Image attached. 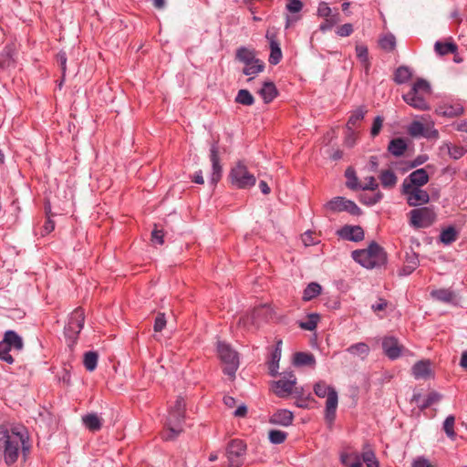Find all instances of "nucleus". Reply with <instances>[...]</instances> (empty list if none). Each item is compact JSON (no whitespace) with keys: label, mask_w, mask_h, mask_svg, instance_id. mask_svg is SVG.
I'll return each mask as SVG.
<instances>
[{"label":"nucleus","mask_w":467,"mask_h":467,"mask_svg":"<svg viewBox=\"0 0 467 467\" xmlns=\"http://www.w3.org/2000/svg\"><path fill=\"white\" fill-rule=\"evenodd\" d=\"M347 352L354 357H358L363 360L368 356L370 348L368 344L364 342H358L349 346L347 348Z\"/></svg>","instance_id":"26"},{"label":"nucleus","mask_w":467,"mask_h":467,"mask_svg":"<svg viewBox=\"0 0 467 467\" xmlns=\"http://www.w3.org/2000/svg\"><path fill=\"white\" fill-rule=\"evenodd\" d=\"M431 86L424 79H418L412 86L411 89L402 96L403 100L410 107L418 110H428L430 105L425 97L430 95Z\"/></svg>","instance_id":"4"},{"label":"nucleus","mask_w":467,"mask_h":467,"mask_svg":"<svg viewBox=\"0 0 467 467\" xmlns=\"http://www.w3.org/2000/svg\"><path fill=\"white\" fill-rule=\"evenodd\" d=\"M314 392L318 398L327 397L325 417L329 422H332L336 417V410L338 404V396L336 389L320 380L314 385Z\"/></svg>","instance_id":"5"},{"label":"nucleus","mask_w":467,"mask_h":467,"mask_svg":"<svg viewBox=\"0 0 467 467\" xmlns=\"http://www.w3.org/2000/svg\"><path fill=\"white\" fill-rule=\"evenodd\" d=\"M218 355L223 363V373L231 379H234L235 373L239 367V358L235 350L230 345L224 342H218Z\"/></svg>","instance_id":"7"},{"label":"nucleus","mask_w":467,"mask_h":467,"mask_svg":"<svg viewBox=\"0 0 467 467\" xmlns=\"http://www.w3.org/2000/svg\"><path fill=\"white\" fill-rule=\"evenodd\" d=\"M235 102L244 106H251L254 103V99L247 89H240L235 97Z\"/></svg>","instance_id":"41"},{"label":"nucleus","mask_w":467,"mask_h":467,"mask_svg":"<svg viewBox=\"0 0 467 467\" xmlns=\"http://www.w3.org/2000/svg\"><path fill=\"white\" fill-rule=\"evenodd\" d=\"M84 311L82 308H76L69 316L68 321L64 328L65 337L72 342L75 341L84 326Z\"/></svg>","instance_id":"11"},{"label":"nucleus","mask_w":467,"mask_h":467,"mask_svg":"<svg viewBox=\"0 0 467 467\" xmlns=\"http://www.w3.org/2000/svg\"><path fill=\"white\" fill-rule=\"evenodd\" d=\"M367 180V182L364 184V185H361L360 184V189L361 190H370V191H375L378 189V183L376 182V179L372 176L368 177L366 179Z\"/></svg>","instance_id":"63"},{"label":"nucleus","mask_w":467,"mask_h":467,"mask_svg":"<svg viewBox=\"0 0 467 467\" xmlns=\"http://www.w3.org/2000/svg\"><path fill=\"white\" fill-rule=\"evenodd\" d=\"M230 179L233 185L239 189H245L255 184V177L250 173L247 167L239 161L230 172Z\"/></svg>","instance_id":"9"},{"label":"nucleus","mask_w":467,"mask_h":467,"mask_svg":"<svg viewBox=\"0 0 467 467\" xmlns=\"http://www.w3.org/2000/svg\"><path fill=\"white\" fill-rule=\"evenodd\" d=\"M317 15L327 19L333 16L334 13L327 2H320L317 6Z\"/></svg>","instance_id":"55"},{"label":"nucleus","mask_w":467,"mask_h":467,"mask_svg":"<svg viewBox=\"0 0 467 467\" xmlns=\"http://www.w3.org/2000/svg\"><path fill=\"white\" fill-rule=\"evenodd\" d=\"M2 341L16 351H20L24 346L22 337L13 330L6 331Z\"/></svg>","instance_id":"24"},{"label":"nucleus","mask_w":467,"mask_h":467,"mask_svg":"<svg viewBox=\"0 0 467 467\" xmlns=\"http://www.w3.org/2000/svg\"><path fill=\"white\" fill-rule=\"evenodd\" d=\"M21 449L24 451L28 450L25 446L24 435L5 426H0V459L3 458L8 465L13 464L17 461Z\"/></svg>","instance_id":"1"},{"label":"nucleus","mask_w":467,"mask_h":467,"mask_svg":"<svg viewBox=\"0 0 467 467\" xmlns=\"http://www.w3.org/2000/svg\"><path fill=\"white\" fill-rule=\"evenodd\" d=\"M236 58L244 65L251 64L254 61L259 60L255 57L254 51L245 47H241L237 49Z\"/></svg>","instance_id":"30"},{"label":"nucleus","mask_w":467,"mask_h":467,"mask_svg":"<svg viewBox=\"0 0 467 467\" xmlns=\"http://www.w3.org/2000/svg\"><path fill=\"white\" fill-rule=\"evenodd\" d=\"M319 319L320 317L318 314L312 313L307 316V320L305 322H301L299 326L301 328L305 330L312 331L317 327Z\"/></svg>","instance_id":"47"},{"label":"nucleus","mask_w":467,"mask_h":467,"mask_svg":"<svg viewBox=\"0 0 467 467\" xmlns=\"http://www.w3.org/2000/svg\"><path fill=\"white\" fill-rule=\"evenodd\" d=\"M286 437V432L279 430H271L268 434L269 441L273 444L283 443L285 441Z\"/></svg>","instance_id":"49"},{"label":"nucleus","mask_w":467,"mask_h":467,"mask_svg":"<svg viewBox=\"0 0 467 467\" xmlns=\"http://www.w3.org/2000/svg\"><path fill=\"white\" fill-rule=\"evenodd\" d=\"M382 348L386 356L394 360L400 357L402 346L399 344L396 337H386L382 340Z\"/></svg>","instance_id":"16"},{"label":"nucleus","mask_w":467,"mask_h":467,"mask_svg":"<svg viewBox=\"0 0 467 467\" xmlns=\"http://www.w3.org/2000/svg\"><path fill=\"white\" fill-rule=\"evenodd\" d=\"M411 76V73L407 67H400L395 72L394 80L398 84H403L407 82Z\"/></svg>","instance_id":"48"},{"label":"nucleus","mask_w":467,"mask_h":467,"mask_svg":"<svg viewBox=\"0 0 467 467\" xmlns=\"http://www.w3.org/2000/svg\"><path fill=\"white\" fill-rule=\"evenodd\" d=\"M82 420L84 425L92 431L100 430L102 426L101 419L94 413L83 416Z\"/></svg>","instance_id":"34"},{"label":"nucleus","mask_w":467,"mask_h":467,"mask_svg":"<svg viewBox=\"0 0 467 467\" xmlns=\"http://www.w3.org/2000/svg\"><path fill=\"white\" fill-rule=\"evenodd\" d=\"M247 446L239 439L232 440L226 447V458L229 467H242L244 462Z\"/></svg>","instance_id":"8"},{"label":"nucleus","mask_w":467,"mask_h":467,"mask_svg":"<svg viewBox=\"0 0 467 467\" xmlns=\"http://www.w3.org/2000/svg\"><path fill=\"white\" fill-rule=\"evenodd\" d=\"M294 419L293 413L288 410H278L271 418L270 422L275 425L287 427L292 424Z\"/></svg>","instance_id":"21"},{"label":"nucleus","mask_w":467,"mask_h":467,"mask_svg":"<svg viewBox=\"0 0 467 467\" xmlns=\"http://www.w3.org/2000/svg\"><path fill=\"white\" fill-rule=\"evenodd\" d=\"M382 125H383V118L381 116H377L374 119V121H373V124L371 127V130H370V134L372 137H376L379 135V133L381 130Z\"/></svg>","instance_id":"57"},{"label":"nucleus","mask_w":467,"mask_h":467,"mask_svg":"<svg viewBox=\"0 0 467 467\" xmlns=\"http://www.w3.org/2000/svg\"><path fill=\"white\" fill-rule=\"evenodd\" d=\"M338 234L341 238L352 242H358L364 238V231L358 225H345L338 231Z\"/></svg>","instance_id":"18"},{"label":"nucleus","mask_w":467,"mask_h":467,"mask_svg":"<svg viewBox=\"0 0 467 467\" xmlns=\"http://www.w3.org/2000/svg\"><path fill=\"white\" fill-rule=\"evenodd\" d=\"M401 193L406 197L409 206L417 207L427 204L430 195L421 187L401 186Z\"/></svg>","instance_id":"12"},{"label":"nucleus","mask_w":467,"mask_h":467,"mask_svg":"<svg viewBox=\"0 0 467 467\" xmlns=\"http://www.w3.org/2000/svg\"><path fill=\"white\" fill-rule=\"evenodd\" d=\"M340 461L346 467H363L362 452H344L340 455Z\"/></svg>","instance_id":"22"},{"label":"nucleus","mask_w":467,"mask_h":467,"mask_svg":"<svg viewBox=\"0 0 467 467\" xmlns=\"http://www.w3.org/2000/svg\"><path fill=\"white\" fill-rule=\"evenodd\" d=\"M287 3L285 5L286 11L291 15H286L285 16V27H289L291 25L296 23L300 17L292 16L293 14H297L303 9V3L301 0H286Z\"/></svg>","instance_id":"19"},{"label":"nucleus","mask_w":467,"mask_h":467,"mask_svg":"<svg viewBox=\"0 0 467 467\" xmlns=\"http://www.w3.org/2000/svg\"><path fill=\"white\" fill-rule=\"evenodd\" d=\"M457 238V231L453 226H449L442 230L440 235V240L442 244L448 245L453 243Z\"/></svg>","instance_id":"40"},{"label":"nucleus","mask_w":467,"mask_h":467,"mask_svg":"<svg viewBox=\"0 0 467 467\" xmlns=\"http://www.w3.org/2000/svg\"><path fill=\"white\" fill-rule=\"evenodd\" d=\"M416 379H427L431 375V363L428 360H420L415 363L411 368Z\"/></svg>","instance_id":"23"},{"label":"nucleus","mask_w":467,"mask_h":467,"mask_svg":"<svg viewBox=\"0 0 467 467\" xmlns=\"http://www.w3.org/2000/svg\"><path fill=\"white\" fill-rule=\"evenodd\" d=\"M98 354L94 351H88L84 355V366L87 370L93 371L98 365Z\"/></svg>","instance_id":"44"},{"label":"nucleus","mask_w":467,"mask_h":467,"mask_svg":"<svg viewBox=\"0 0 467 467\" xmlns=\"http://www.w3.org/2000/svg\"><path fill=\"white\" fill-rule=\"evenodd\" d=\"M357 141V135L352 128H348V133L345 138V145L348 148H352Z\"/></svg>","instance_id":"59"},{"label":"nucleus","mask_w":467,"mask_h":467,"mask_svg":"<svg viewBox=\"0 0 467 467\" xmlns=\"http://www.w3.org/2000/svg\"><path fill=\"white\" fill-rule=\"evenodd\" d=\"M185 402L182 397H178L170 408L167 420H166V432L164 434L165 440H173L183 431L184 422Z\"/></svg>","instance_id":"3"},{"label":"nucleus","mask_w":467,"mask_h":467,"mask_svg":"<svg viewBox=\"0 0 467 467\" xmlns=\"http://www.w3.org/2000/svg\"><path fill=\"white\" fill-rule=\"evenodd\" d=\"M434 50L440 56H444L457 51V46L452 42L443 43L436 41L434 44Z\"/></svg>","instance_id":"37"},{"label":"nucleus","mask_w":467,"mask_h":467,"mask_svg":"<svg viewBox=\"0 0 467 467\" xmlns=\"http://www.w3.org/2000/svg\"><path fill=\"white\" fill-rule=\"evenodd\" d=\"M352 32L353 26L351 24H344L337 30V34L340 36H348Z\"/></svg>","instance_id":"62"},{"label":"nucleus","mask_w":467,"mask_h":467,"mask_svg":"<svg viewBox=\"0 0 467 467\" xmlns=\"http://www.w3.org/2000/svg\"><path fill=\"white\" fill-rule=\"evenodd\" d=\"M166 326V318L164 314L159 313L154 321V331L161 332Z\"/></svg>","instance_id":"58"},{"label":"nucleus","mask_w":467,"mask_h":467,"mask_svg":"<svg viewBox=\"0 0 467 467\" xmlns=\"http://www.w3.org/2000/svg\"><path fill=\"white\" fill-rule=\"evenodd\" d=\"M259 94L265 103H269L276 97L277 90L273 82H265Z\"/></svg>","instance_id":"31"},{"label":"nucleus","mask_w":467,"mask_h":467,"mask_svg":"<svg viewBox=\"0 0 467 467\" xmlns=\"http://www.w3.org/2000/svg\"><path fill=\"white\" fill-rule=\"evenodd\" d=\"M321 292L322 286L317 282H311L304 289L302 299L305 302L310 301L319 296Z\"/></svg>","instance_id":"32"},{"label":"nucleus","mask_w":467,"mask_h":467,"mask_svg":"<svg viewBox=\"0 0 467 467\" xmlns=\"http://www.w3.org/2000/svg\"><path fill=\"white\" fill-rule=\"evenodd\" d=\"M296 384V378L293 371H285L282 373L280 379L272 382L271 389L276 396L284 398L293 392Z\"/></svg>","instance_id":"10"},{"label":"nucleus","mask_w":467,"mask_h":467,"mask_svg":"<svg viewBox=\"0 0 467 467\" xmlns=\"http://www.w3.org/2000/svg\"><path fill=\"white\" fill-rule=\"evenodd\" d=\"M347 178V186L351 190L360 189V184L358 183V177L356 175V171L353 168L349 167L346 170L345 172Z\"/></svg>","instance_id":"45"},{"label":"nucleus","mask_w":467,"mask_h":467,"mask_svg":"<svg viewBox=\"0 0 467 467\" xmlns=\"http://www.w3.org/2000/svg\"><path fill=\"white\" fill-rule=\"evenodd\" d=\"M267 311L268 308L266 307V306H260L259 307L254 308L251 315L252 322L256 323L257 319L260 317L264 316Z\"/></svg>","instance_id":"60"},{"label":"nucleus","mask_w":467,"mask_h":467,"mask_svg":"<svg viewBox=\"0 0 467 467\" xmlns=\"http://www.w3.org/2000/svg\"><path fill=\"white\" fill-rule=\"evenodd\" d=\"M352 258L368 269L381 266L387 261L383 248L375 242H372L367 249L353 251Z\"/></svg>","instance_id":"2"},{"label":"nucleus","mask_w":467,"mask_h":467,"mask_svg":"<svg viewBox=\"0 0 467 467\" xmlns=\"http://www.w3.org/2000/svg\"><path fill=\"white\" fill-rule=\"evenodd\" d=\"M430 177L424 168L417 169L409 174L402 182L401 186L422 187L429 182Z\"/></svg>","instance_id":"15"},{"label":"nucleus","mask_w":467,"mask_h":467,"mask_svg":"<svg viewBox=\"0 0 467 467\" xmlns=\"http://www.w3.org/2000/svg\"><path fill=\"white\" fill-rule=\"evenodd\" d=\"M362 460L367 467H379L376 455L369 445L366 444L362 451Z\"/></svg>","instance_id":"35"},{"label":"nucleus","mask_w":467,"mask_h":467,"mask_svg":"<svg viewBox=\"0 0 467 467\" xmlns=\"http://www.w3.org/2000/svg\"><path fill=\"white\" fill-rule=\"evenodd\" d=\"M265 68V64L261 60L254 61L251 64L244 65L243 73L248 76V80H252L256 75L262 72Z\"/></svg>","instance_id":"33"},{"label":"nucleus","mask_w":467,"mask_h":467,"mask_svg":"<svg viewBox=\"0 0 467 467\" xmlns=\"http://www.w3.org/2000/svg\"><path fill=\"white\" fill-rule=\"evenodd\" d=\"M356 53L358 58L364 64L366 70L368 69V52L367 47L363 45H358L356 47Z\"/></svg>","instance_id":"54"},{"label":"nucleus","mask_w":467,"mask_h":467,"mask_svg":"<svg viewBox=\"0 0 467 467\" xmlns=\"http://www.w3.org/2000/svg\"><path fill=\"white\" fill-rule=\"evenodd\" d=\"M431 295L434 299L443 303H453L456 298V294L449 288L433 290Z\"/></svg>","instance_id":"28"},{"label":"nucleus","mask_w":467,"mask_h":467,"mask_svg":"<svg viewBox=\"0 0 467 467\" xmlns=\"http://www.w3.org/2000/svg\"><path fill=\"white\" fill-rule=\"evenodd\" d=\"M325 208L332 213L348 212L352 215H359L360 208L350 200L344 197H335L325 204Z\"/></svg>","instance_id":"13"},{"label":"nucleus","mask_w":467,"mask_h":467,"mask_svg":"<svg viewBox=\"0 0 467 467\" xmlns=\"http://www.w3.org/2000/svg\"><path fill=\"white\" fill-rule=\"evenodd\" d=\"M425 127L422 122L414 120L408 127V133L414 138L423 137Z\"/></svg>","instance_id":"43"},{"label":"nucleus","mask_w":467,"mask_h":467,"mask_svg":"<svg viewBox=\"0 0 467 467\" xmlns=\"http://www.w3.org/2000/svg\"><path fill=\"white\" fill-rule=\"evenodd\" d=\"M13 348L5 344V342H0V359L5 361L8 364H12L14 362V358L10 354V351Z\"/></svg>","instance_id":"51"},{"label":"nucleus","mask_w":467,"mask_h":467,"mask_svg":"<svg viewBox=\"0 0 467 467\" xmlns=\"http://www.w3.org/2000/svg\"><path fill=\"white\" fill-rule=\"evenodd\" d=\"M265 37L269 41L270 45L269 63L272 65H277L282 58V51L280 45L276 40L275 34L268 30L265 34Z\"/></svg>","instance_id":"17"},{"label":"nucleus","mask_w":467,"mask_h":467,"mask_svg":"<svg viewBox=\"0 0 467 467\" xmlns=\"http://www.w3.org/2000/svg\"><path fill=\"white\" fill-rule=\"evenodd\" d=\"M379 45L383 49L391 51L396 46V38L391 34L385 35L380 38Z\"/></svg>","instance_id":"52"},{"label":"nucleus","mask_w":467,"mask_h":467,"mask_svg":"<svg viewBox=\"0 0 467 467\" xmlns=\"http://www.w3.org/2000/svg\"><path fill=\"white\" fill-rule=\"evenodd\" d=\"M436 113L440 116L447 117V118H453L460 116L463 112V108L461 104L455 103V104H449L444 103L440 105L436 109Z\"/></svg>","instance_id":"20"},{"label":"nucleus","mask_w":467,"mask_h":467,"mask_svg":"<svg viewBox=\"0 0 467 467\" xmlns=\"http://www.w3.org/2000/svg\"><path fill=\"white\" fill-rule=\"evenodd\" d=\"M210 161L212 163V172L209 182L213 186H215L221 180L223 174V168L220 164L219 148L217 143H213L210 148Z\"/></svg>","instance_id":"14"},{"label":"nucleus","mask_w":467,"mask_h":467,"mask_svg":"<svg viewBox=\"0 0 467 467\" xmlns=\"http://www.w3.org/2000/svg\"><path fill=\"white\" fill-rule=\"evenodd\" d=\"M281 341L277 342L276 347L272 353L271 360L268 363L269 373L272 377L278 375L279 361L281 358Z\"/></svg>","instance_id":"25"},{"label":"nucleus","mask_w":467,"mask_h":467,"mask_svg":"<svg viewBox=\"0 0 467 467\" xmlns=\"http://www.w3.org/2000/svg\"><path fill=\"white\" fill-rule=\"evenodd\" d=\"M410 225L414 229L428 228L431 226L437 219V214L433 207L422 206L415 208L409 213Z\"/></svg>","instance_id":"6"},{"label":"nucleus","mask_w":467,"mask_h":467,"mask_svg":"<svg viewBox=\"0 0 467 467\" xmlns=\"http://www.w3.org/2000/svg\"><path fill=\"white\" fill-rule=\"evenodd\" d=\"M340 17L339 14L337 12L334 13L333 16L325 19L323 23L319 26V30L322 32L328 31L332 29L334 26H336L337 23H339Z\"/></svg>","instance_id":"50"},{"label":"nucleus","mask_w":467,"mask_h":467,"mask_svg":"<svg viewBox=\"0 0 467 467\" xmlns=\"http://www.w3.org/2000/svg\"><path fill=\"white\" fill-rule=\"evenodd\" d=\"M412 467H433L431 462L424 458L419 457L413 461Z\"/></svg>","instance_id":"64"},{"label":"nucleus","mask_w":467,"mask_h":467,"mask_svg":"<svg viewBox=\"0 0 467 467\" xmlns=\"http://www.w3.org/2000/svg\"><path fill=\"white\" fill-rule=\"evenodd\" d=\"M366 113L367 109L364 106L356 109L348 119L347 128H351V126H355L357 122L362 120Z\"/></svg>","instance_id":"46"},{"label":"nucleus","mask_w":467,"mask_h":467,"mask_svg":"<svg viewBox=\"0 0 467 467\" xmlns=\"http://www.w3.org/2000/svg\"><path fill=\"white\" fill-rule=\"evenodd\" d=\"M164 234H163V232L161 230H158V229H154L151 233V241L153 244H163L164 243Z\"/></svg>","instance_id":"61"},{"label":"nucleus","mask_w":467,"mask_h":467,"mask_svg":"<svg viewBox=\"0 0 467 467\" xmlns=\"http://www.w3.org/2000/svg\"><path fill=\"white\" fill-rule=\"evenodd\" d=\"M382 193L378 192L373 195L362 194L360 196V202L367 205H374L382 199Z\"/></svg>","instance_id":"56"},{"label":"nucleus","mask_w":467,"mask_h":467,"mask_svg":"<svg viewBox=\"0 0 467 467\" xmlns=\"http://www.w3.org/2000/svg\"><path fill=\"white\" fill-rule=\"evenodd\" d=\"M407 142L402 138H396L390 140L388 150L396 157H400L403 155L405 150H407Z\"/></svg>","instance_id":"29"},{"label":"nucleus","mask_w":467,"mask_h":467,"mask_svg":"<svg viewBox=\"0 0 467 467\" xmlns=\"http://www.w3.org/2000/svg\"><path fill=\"white\" fill-rule=\"evenodd\" d=\"M455 417L449 415L443 421V431L447 437L451 441L456 439V432L454 431Z\"/></svg>","instance_id":"42"},{"label":"nucleus","mask_w":467,"mask_h":467,"mask_svg":"<svg viewBox=\"0 0 467 467\" xmlns=\"http://www.w3.org/2000/svg\"><path fill=\"white\" fill-rule=\"evenodd\" d=\"M439 136L440 135L438 130L434 128V121H427L423 138H426L428 140H438Z\"/></svg>","instance_id":"53"},{"label":"nucleus","mask_w":467,"mask_h":467,"mask_svg":"<svg viewBox=\"0 0 467 467\" xmlns=\"http://www.w3.org/2000/svg\"><path fill=\"white\" fill-rule=\"evenodd\" d=\"M440 150H446L450 157L452 158L453 160H459L467 152V148L462 146L452 145L451 142L448 141L443 142L442 145L440 147Z\"/></svg>","instance_id":"27"},{"label":"nucleus","mask_w":467,"mask_h":467,"mask_svg":"<svg viewBox=\"0 0 467 467\" xmlns=\"http://www.w3.org/2000/svg\"><path fill=\"white\" fill-rule=\"evenodd\" d=\"M294 363L296 366H314L316 359L312 354L297 352L294 357Z\"/></svg>","instance_id":"38"},{"label":"nucleus","mask_w":467,"mask_h":467,"mask_svg":"<svg viewBox=\"0 0 467 467\" xmlns=\"http://www.w3.org/2000/svg\"><path fill=\"white\" fill-rule=\"evenodd\" d=\"M14 47L6 46L0 55V68L4 69L11 66L13 63Z\"/></svg>","instance_id":"39"},{"label":"nucleus","mask_w":467,"mask_h":467,"mask_svg":"<svg viewBox=\"0 0 467 467\" xmlns=\"http://www.w3.org/2000/svg\"><path fill=\"white\" fill-rule=\"evenodd\" d=\"M379 180L384 188H392L396 185L398 178L391 170L382 171Z\"/></svg>","instance_id":"36"}]
</instances>
